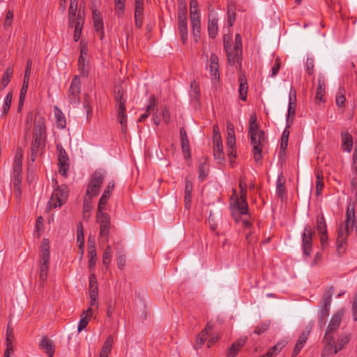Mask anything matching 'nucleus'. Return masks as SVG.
Listing matches in <instances>:
<instances>
[{"mask_svg": "<svg viewBox=\"0 0 357 357\" xmlns=\"http://www.w3.org/2000/svg\"><path fill=\"white\" fill-rule=\"evenodd\" d=\"M240 197L237 195L236 190L233 189L230 197V206L232 215L236 218L237 215H246L248 211V206L246 202L247 186L245 179L241 178L239 181Z\"/></svg>", "mask_w": 357, "mask_h": 357, "instance_id": "1", "label": "nucleus"}, {"mask_svg": "<svg viewBox=\"0 0 357 357\" xmlns=\"http://www.w3.org/2000/svg\"><path fill=\"white\" fill-rule=\"evenodd\" d=\"M355 207L354 204H349L346 212L345 223L341 225L337 232V243L342 245L347 241V236L352 231L353 228L357 236V222L355 220Z\"/></svg>", "mask_w": 357, "mask_h": 357, "instance_id": "2", "label": "nucleus"}, {"mask_svg": "<svg viewBox=\"0 0 357 357\" xmlns=\"http://www.w3.org/2000/svg\"><path fill=\"white\" fill-rule=\"evenodd\" d=\"M126 97L121 87H116L114 91L115 108L117 111V121L121 124V132L126 134L128 132V116L126 112Z\"/></svg>", "mask_w": 357, "mask_h": 357, "instance_id": "3", "label": "nucleus"}, {"mask_svg": "<svg viewBox=\"0 0 357 357\" xmlns=\"http://www.w3.org/2000/svg\"><path fill=\"white\" fill-rule=\"evenodd\" d=\"M96 222L99 225V244L100 246L108 243L111 229V218L105 211H97Z\"/></svg>", "mask_w": 357, "mask_h": 357, "instance_id": "4", "label": "nucleus"}, {"mask_svg": "<svg viewBox=\"0 0 357 357\" xmlns=\"http://www.w3.org/2000/svg\"><path fill=\"white\" fill-rule=\"evenodd\" d=\"M52 185L55 189L47 204L49 209L61 206L68 197V189L66 185H58V182L55 179H52Z\"/></svg>", "mask_w": 357, "mask_h": 357, "instance_id": "5", "label": "nucleus"}, {"mask_svg": "<svg viewBox=\"0 0 357 357\" xmlns=\"http://www.w3.org/2000/svg\"><path fill=\"white\" fill-rule=\"evenodd\" d=\"M250 137V143L253 147L254 159L256 162H259L262 158V149L266 141L265 133L263 130H248Z\"/></svg>", "mask_w": 357, "mask_h": 357, "instance_id": "6", "label": "nucleus"}, {"mask_svg": "<svg viewBox=\"0 0 357 357\" xmlns=\"http://www.w3.org/2000/svg\"><path fill=\"white\" fill-rule=\"evenodd\" d=\"M50 261V246L47 239L42 241L40 255V273L39 278L40 282L43 284L47 278L49 271Z\"/></svg>", "mask_w": 357, "mask_h": 357, "instance_id": "7", "label": "nucleus"}, {"mask_svg": "<svg viewBox=\"0 0 357 357\" xmlns=\"http://www.w3.org/2000/svg\"><path fill=\"white\" fill-rule=\"evenodd\" d=\"M105 177V172L96 170L91 176L88 184L86 196L91 199L99 194L100 186Z\"/></svg>", "mask_w": 357, "mask_h": 357, "instance_id": "8", "label": "nucleus"}, {"mask_svg": "<svg viewBox=\"0 0 357 357\" xmlns=\"http://www.w3.org/2000/svg\"><path fill=\"white\" fill-rule=\"evenodd\" d=\"M81 82L77 75L74 76L70 83L68 98L74 107H77L80 102Z\"/></svg>", "mask_w": 357, "mask_h": 357, "instance_id": "9", "label": "nucleus"}, {"mask_svg": "<svg viewBox=\"0 0 357 357\" xmlns=\"http://www.w3.org/2000/svg\"><path fill=\"white\" fill-rule=\"evenodd\" d=\"M56 151L58 152L59 173L62 176L66 177L69 169V158L68 154L61 144H56Z\"/></svg>", "mask_w": 357, "mask_h": 357, "instance_id": "10", "label": "nucleus"}, {"mask_svg": "<svg viewBox=\"0 0 357 357\" xmlns=\"http://www.w3.org/2000/svg\"><path fill=\"white\" fill-rule=\"evenodd\" d=\"M314 234V231L310 225H306L304 227V231L302 235L303 237V253L306 256H310L312 248V236Z\"/></svg>", "mask_w": 357, "mask_h": 357, "instance_id": "11", "label": "nucleus"}, {"mask_svg": "<svg viewBox=\"0 0 357 357\" xmlns=\"http://www.w3.org/2000/svg\"><path fill=\"white\" fill-rule=\"evenodd\" d=\"M344 313V310H340L333 314L325 333V339H328L331 334L334 333L338 329Z\"/></svg>", "mask_w": 357, "mask_h": 357, "instance_id": "12", "label": "nucleus"}, {"mask_svg": "<svg viewBox=\"0 0 357 357\" xmlns=\"http://www.w3.org/2000/svg\"><path fill=\"white\" fill-rule=\"evenodd\" d=\"M153 120L155 125L158 126L162 121L165 123H169L170 121L169 112L166 106L153 109Z\"/></svg>", "mask_w": 357, "mask_h": 357, "instance_id": "13", "label": "nucleus"}, {"mask_svg": "<svg viewBox=\"0 0 357 357\" xmlns=\"http://www.w3.org/2000/svg\"><path fill=\"white\" fill-rule=\"evenodd\" d=\"M33 137L46 138V126L44 117L36 115L33 125Z\"/></svg>", "mask_w": 357, "mask_h": 357, "instance_id": "14", "label": "nucleus"}, {"mask_svg": "<svg viewBox=\"0 0 357 357\" xmlns=\"http://www.w3.org/2000/svg\"><path fill=\"white\" fill-rule=\"evenodd\" d=\"M114 188V181H111L108 183L106 188L105 189L98 203L97 211H105L106 204L110 198L112 191Z\"/></svg>", "mask_w": 357, "mask_h": 357, "instance_id": "15", "label": "nucleus"}, {"mask_svg": "<svg viewBox=\"0 0 357 357\" xmlns=\"http://www.w3.org/2000/svg\"><path fill=\"white\" fill-rule=\"evenodd\" d=\"M224 47L227 52L228 62L234 65L236 63H239L241 59L242 51H237L236 48H231L229 42L225 40Z\"/></svg>", "mask_w": 357, "mask_h": 357, "instance_id": "16", "label": "nucleus"}, {"mask_svg": "<svg viewBox=\"0 0 357 357\" xmlns=\"http://www.w3.org/2000/svg\"><path fill=\"white\" fill-rule=\"evenodd\" d=\"M213 326L211 323H208L204 329L202 331L196 339V343L195 345V349H199L202 347L206 339L211 335V331H212Z\"/></svg>", "mask_w": 357, "mask_h": 357, "instance_id": "17", "label": "nucleus"}, {"mask_svg": "<svg viewBox=\"0 0 357 357\" xmlns=\"http://www.w3.org/2000/svg\"><path fill=\"white\" fill-rule=\"evenodd\" d=\"M87 50L84 47L81 49L80 55L78 59V70L83 77H87L89 74V67L86 63Z\"/></svg>", "mask_w": 357, "mask_h": 357, "instance_id": "18", "label": "nucleus"}, {"mask_svg": "<svg viewBox=\"0 0 357 357\" xmlns=\"http://www.w3.org/2000/svg\"><path fill=\"white\" fill-rule=\"evenodd\" d=\"M209 68L211 79L218 80L220 77L218 58L215 54H211Z\"/></svg>", "mask_w": 357, "mask_h": 357, "instance_id": "19", "label": "nucleus"}, {"mask_svg": "<svg viewBox=\"0 0 357 357\" xmlns=\"http://www.w3.org/2000/svg\"><path fill=\"white\" fill-rule=\"evenodd\" d=\"M46 138L42 137H33V140L31 143V160L34 161L36 155L40 150H42L45 146V142Z\"/></svg>", "mask_w": 357, "mask_h": 357, "instance_id": "20", "label": "nucleus"}, {"mask_svg": "<svg viewBox=\"0 0 357 357\" xmlns=\"http://www.w3.org/2000/svg\"><path fill=\"white\" fill-rule=\"evenodd\" d=\"M247 337H241L229 348L227 357H236L241 349L245 345Z\"/></svg>", "mask_w": 357, "mask_h": 357, "instance_id": "21", "label": "nucleus"}, {"mask_svg": "<svg viewBox=\"0 0 357 357\" xmlns=\"http://www.w3.org/2000/svg\"><path fill=\"white\" fill-rule=\"evenodd\" d=\"M208 32L209 37L212 38H214L218 34V18L214 15H210L208 17Z\"/></svg>", "mask_w": 357, "mask_h": 357, "instance_id": "22", "label": "nucleus"}, {"mask_svg": "<svg viewBox=\"0 0 357 357\" xmlns=\"http://www.w3.org/2000/svg\"><path fill=\"white\" fill-rule=\"evenodd\" d=\"M93 315V309L91 307H88L87 310L83 311L81 314V319L78 324V331L81 332L84 330L88 325L89 321L91 317Z\"/></svg>", "mask_w": 357, "mask_h": 357, "instance_id": "23", "label": "nucleus"}, {"mask_svg": "<svg viewBox=\"0 0 357 357\" xmlns=\"http://www.w3.org/2000/svg\"><path fill=\"white\" fill-rule=\"evenodd\" d=\"M325 79L323 76H319L317 80V87L316 92V100L320 102H324V98L325 94Z\"/></svg>", "mask_w": 357, "mask_h": 357, "instance_id": "24", "label": "nucleus"}, {"mask_svg": "<svg viewBox=\"0 0 357 357\" xmlns=\"http://www.w3.org/2000/svg\"><path fill=\"white\" fill-rule=\"evenodd\" d=\"M190 25L194 40L195 42H197L200 38L201 17H194L190 19Z\"/></svg>", "mask_w": 357, "mask_h": 357, "instance_id": "25", "label": "nucleus"}, {"mask_svg": "<svg viewBox=\"0 0 357 357\" xmlns=\"http://www.w3.org/2000/svg\"><path fill=\"white\" fill-rule=\"evenodd\" d=\"M238 82H239V98L241 100L245 101L247 99V92H248V83L244 75H241L238 77Z\"/></svg>", "mask_w": 357, "mask_h": 357, "instance_id": "26", "label": "nucleus"}, {"mask_svg": "<svg viewBox=\"0 0 357 357\" xmlns=\"http://www.w3.org/2000/svg\"><path fill=\"white\" fill-rule=\"evenodd\" d=\"M93 25L96 31L97 32H100V37L102 38L103 36V22L102 20L101 14L98 10H93Z\"/></svg>", "mask_w": 357, "mask_h": 357, "instance_id": "27", "label": "nucleus"}, {"mask_svg": "<svg viewBox=\"0 0 357 357\" xmlns=\"http://www.w3.org/2000/svg\"><path fill=\"white\" fill-rule=\"evenodd\" d=\"M324 340L326 341V344L322 351L321 356L326 357L331 354H334V349H335V344L334 337L331 335H329L328 339H325V337H324Z\"/></svg>", "mask_w": 357, "mask_h": 357, "instance_id": "28", "label": "nucleus"}, {"mask_svg": "<svg viewBox=\"0 0 357 357\" xmlns=\"http://www.w3.org/2000/svg\"><path fill=\"white\" fill-rule=\"evenodd\" d=\"M158 104V101L156 98V97L153 95L151 96L149 98V105L146 106V112L140 116V117L138 119V121L142 122L146 119H147L151 114V111L153 110L155 106H157Z\"/></svg>", "mask_w": 357, "mask_h": 357, "instance_id": "29", "label": "nucleus"}, {"mask_svg": "<svg viewBox=\"0 0 357 357\" xmlns=\"http://www.w3.org/2000/svg\"><path fill=\"white\" fill-rule=\"evenodd\" d=\"M178 31L183 44L188 40V20H178Z\"/></svg>", "mask_w": 357, "mask_h": 357, "instance_id": "30", "label": "nucleus"}, {"mask_svg": "<svg viewBox=\"0 0 357 357\" xmlns=\"http://www.w3.org/2000/svg\"><path fill=\"white\" fill-rule=\"evenodd\" d=\"M40 347L45 351L48 357H53L54 354V347L52 341L47 337H43Z\"/></svg>", "mask_w": 357, "mask_h": 357, "instance_id": "31", "label": "nucleus"}, {"mask_svg": "<svg viewBox=\"0 0 357 357\" xmlns=\"http://www.w3.org/2000/svg\"><path fill=\"white\" fill-rule=\"evenodd\" d=\"M192 183L186 179L185 181V195H184V202L185 208L189 209L191 206V199H192Z\"/></svg>", "mask_w": 357, "mask_h": 357, "instance_id": "32", "label": "nucleus"}, {"mask_svg": "<svg viewBox=\"0 0 357 357\" xmlns=\"http://www.w3.org/2000/svg\"><path fill=\"white\" fill-rule=\"evenodd\" d=\"M23 160V151L21 148L18 147L16 150L15 160L13 162V171L22 172Z\"/></svg>", "mask_w": 357, "mask_h": 357, "instance_id": "33", "label": "nucleus"}, {"mask_svg": "<svg viewBox=\"0 0 357 357\" xmlns=\"http://www.w3.org/2000/svg\"><path fill=\"white\" fill-rule=\"evenodd\" d=\"M181 144L183 151L186 157L190 154V146L188 140L187 133L184 128L180 129Z\"/></svg>", "mask_w": 357, "mask_h": 357, "instance_id": "34", "label": "nucleus"}, {"mask_svg": "<svg viewBox=\"0 0 357 357\" xmlns=\"http://www.w3.org/2000/svg\"><path fill=\"white\" fill-rule=\"evenodd\" d=\"M341 138L344 149L347 152H350L353 147V137L348 132H342Z\"/></svg>", "mask_w": 357, "mask_h": 357, "instance_id": "35", "label": "nucleus"}, {"mask_svg": "<svg viewBox=\"0 0 357 357\" xmlns=\"http://www.w3.org/2000/svg\"><path fill=\"white\" fill-rule=\"evenodd\" d=\"M308 337V333H303L298 337L292 352V357H296L305 344Z\"/></svg>", "mask_w": 357, "mask_h": 357, "instance_id": "36", "label": "nucleus"}, {"mask_svg": "<svg viewBox=\"0 0 357 357\" xmlns=\"http://www.w3.org/2000/svg\"><path fill=\"white\" fill-rule=\"evenodd\" d=\"M296 91L291 90L289 93V107H288V115L287 121H289V117L291 116H294L296 113Z\"/></svg>", "mask_w": 357, "mask_h": 357, "instance_id": "37", "label": "nucleus"}, {"mask_svg": "<svg viewBox=\"0 0 357 357\" xmlns=\"http://www.w3.org/2000/svg\"><path fill=\"white\" fill-rule=\"evenodd\" d=\"M350 340L349 334H342L337 340V343L335 344L334 354L340 351L345 345H347Z\"/></svg>", "mask_w": 357, "mask_h": 357, "instance_id": "38", "label": "nucleus"}, {"mask_svg": "<svg viewBox=\"0 0 357 357\" xmlns=\"http://www.w3.org/2000/svg\"><path fill=\"white\" fill-rule=\"evenodd\" d=\"M13 68L12 66H8L4 74L3 75V77L1 80L0 83V89L1 90H3L9 84L11 77H13Z\"/></svg>", "mask_w": 357, "mask_h": 357, "instance_id": "39", "label": "nucleus"}, {"mask_svg": "<svg viewBox=\"0 0 357 357\" xmlns=\"http://www.w3.org/2000/svg\"><path fill=\"white\" fill-rule=\"evenodd\" d=\"M54 113L57 127L64 128L66 125V121L63 112L57 107H54Z\"/></svg>", "mask_w": 357, "mask_h": 357, "instance_id": "40", "label": "nucleus"}, {"mask_svg": "<svg viewBox=\"0 0 357 357\" xmlns=\"http://www.w3.org/2000/svg\"><path fill=\"white\" fill-rule=\"evenodd\" d=\"M346 91L344 87H340L335 96V102L338 107H344Z\"/></svg>", "mask_w": 357, "mask_h": 357, "instance_id": "41", "label": "nucleus"}, {"mask_svg": "<svg viewBox=\"0 0 357 357\" xmlns=\"http://www.w3.org/2000/svg\"><path fill=\"white\" fill-rule=\"evenodd\" d=\"M13 98V92L10 91L4 99L2 107V115L6 116L9 112Z\"/></svg>", "mask_w": 357, "mask_h": 357, "instance_id": "42", "label": "nucleus"}, {"mask_svg": "<svg viewBox=\"0 0 357 357\" xmlns=\"http://www.w3.org/2000/svg\"><path fill=\"white\" fill-rule=\"evenodd\" d=\"M316 228L319 234L326 233V223L323 214L317 217Z\"/></svg>", "mask_w": 357, "mask_h": 357, "instance_id": "43", "label": "nucleus"}, {"mask_svg": "<svg viewBox=\"0 0 357 357\" xmlns=\"http://www.w3.org/2000/svg\"><path fill=\"white\" fill-rule=\"evenodd\" d=\"M112 259V250L110 245H107L105 249L103 255H102V262L104 265L108 266L110 264Z\"/></svg>", "mask_w": 357, "mask_h": 357, "instance_id": "44", "label": "nucleus"}, {"mask_svg": "<svg viewBox=\"0 0 357 357\" xmlns=\"http://www.w3.org/2000/svg\"><path fill=\"white\" fill-rule=\"evenodd\" d=\"M213 155L215 159L220 160L224 159L222 143L213 144Z\"/></svg>", "mask_w": 357, "mask_h": 357, "instance_id": "45", "label": "nucleus"}, {"mask_svg": "<svg viewBox=\"0 0 357 357\" xmlns=\"http://www.w3.org/2000/svg\"><path fill=\"white\" fill-rule=\"evenodd\" d=\"M77 243H79V247L83 250L84 245V229L82 227V224L80 222L77 227Z\"/></svg>", "mask_w": 357, "mask_h": 357, "instance_id": "46", "label": "nucleus"}, {"mask_svg": "<svg viewBox=\"0 0 357 357\" xmlns=\"http://www.w3.org/2000/svg\"><path fill=\"white\" fill-rule=\"evenodd\" d=\"M13 339V331L8 327L6 331V350L8 352H13V347L12 344V341Z\"/></svg>", "mask_w": 357, "mask_h": 357, "instance_id": "47", "label": "nucleus"}, {"mask_svg": "<svg viewBox=\"0 0 357 357\" xmlns=\"http://www.w3.org/2000/svg\"><path fill=\"white\" fill-rule=\"evenodd\" d=\"M112 337L111 336L108 337L101 349L100 354L108 356L112 349Z\"/></svg>", "mask_w": 357, "mask_h": 357, "instance_id": "48", "label": "nucleus"}, {"mask_svg": "<svg viewBox=\"0 0 357 357\" xmlns=\"http://www.w3.org/2000/svg\"><path fill=\"white\" fill-rule=\"evenodd\" d=\"M245 240L248 243V244L251 245L254 244L257 241V236L256 234V232L252 229L248 231H245Z\"/></svg>", "mask_w": 357, "mask_h": 357, "instance_id": "49", "label": "nucleus"}, {"mask_svg": "<svg viewBox=\"0 0 357 357\" xmlns=\"http://www.w3.org/2000/svg\"><path fill=\"white\" fill-rule=\"evenodd\" d=\"M330 310L321 308L318 314L319 324L322 327L325 324V319L328 317Z\"/></svg>", "mask_w": 357, "mask_h": 357, "instance_id": "50", "label": "nucleus"}, {"mask_svg": "<svg viewBox=\"0 0 357 357\" xmlns=\"http://www.w3.org/2000/svg\"><path fill=\"white\" fill-rule=\"evenodd\" d=\"M276 192L280 197H282L283 196H284L285 192H286L285 186H284V181L282 180L280 177H279L277 180Z\"/></svg>", "mask_w": 357, "mask_h": 357, "instance_id": "51", "label": "nucleus"}, {"mask_svg": "<svg viewBox=\"0 0 357 357\" xmlns=\"http://www.w3.org/2000/svg\"><path fill=\"white\" fill-rule=\"evenodd\" d=\"M90 281V290L89 295H93V291L96 292V296H98V284L96 275L91 274L89 278Z\"/></svg>", "mask_w": 357, "mask_h": 357, "instance_id": "52", "label": "nucleus"}, {"mask_svg": "<svg viewBox=\"0 0 357 357\" xmlns=\"http://www.w3.org/2000/svg\"><path fill=\"white\" fill-rule=\"evenodd\" d=\"M125 2L126 0H114L116 13L119 16L123 15L124 12Z\"/></svg>", "mask_w": 357, "mask_h": 357, "instance_id": "53", "label": "nucleus"}, {"mask_svg": "<svg viewBox=\"0 0 357 357\" xmlns=\"http://www.w3.org/2000/svg\"><path fill=\"white\" fill-rule=\"evenodd\" d=\"M213 144H220L222 143V138L219 130V127L218 125L215 124L213 126Z\"/></svg>", "mask_w": 357, "mask_h": 357, "instance_id": "54", "label": "nucleus"}, {"mask_svg": "<svg viewBox=\"0 0 357 357\" xmlns=\"http://www.w3.org/2000/svg\"><path fill=\"white\" fill-rule=\"evenodd\" d=\"M208 175V165L206 163H201L199 166V178L204 181Z\"/></svg>", "mask_w": 357, "mask_h": 357, "instance_id": "55", "label": "nucleus"}, {"mask_svg": "<svg viewBox=\"0 0 357 357\" xmlns=\"http://www.w3.org/2000/svg\"><path fill=\"white\" fill-rule=\"evenodd\" d=\"M84 24V17L81 10H79L77 15V20L74 25L75 30L81 31L82 30V26Z\"/></svg>", "mask_w": 357, "mask_h": 357, "instance_id": "56", "label": "nucleus"}, {"mask_svg": "<svg viewBox=\"0 0 357 357\" xmlns=\"http://www.w3.org/2000/svg\"><path fill=\"white\" fill-rule=\"evenodd\" d=\"M144 11V0H135V17L142 16Z\"/></svg>", "mask_w": 357, "mask_h": 357, "instance_id": "57", "label": "nucleus"}, {"mask_svg": "<svg viewBox=\"0 0 357 357\" xmlns=\"http://www.w3.org/2000/svg\"><path fill=\"white\" fill-rule=\"evenodd\" d=\"M269 326H270L269 321L262 322L255 328V329L254 331V333H255L257 335H260V334L263 333L264 332L268 330Z\"/></svg>", "mask_w": 357, "mask_h": 357, "instance_id": "58", "label": "nucleus"}, {"mask_svg": "<svg viewBox=\"0 0 357 357\" xmlns=\"http://www.w3.org/2000/svg\"><path fill=\"white\" fill-rule=\"evenodd\" d=\"M331 294H325L322 298L321 308H326L330 310L332 298Z\"/></svg>", "mask_w": 357, "mask_h": 357, "instance_id": "59", "label": "nucleus"}, {"mask_svg": "<svg viewBox=\"0 0 357 357\" xmlns=\"http://www.w3.org/2000/svg\"><path fill=\"white\" fill-rule=\"evenodd\" d=\"M187 20V8L185 5H179L178 9V20Z\"/></svg>", "mask_w": 357, "mask_h": 357, "instance_id": "60", "label": "nucleus"}, {"mask_svg": "<svg viewBox=\"0 0 357 357\" xmlns=\"http://www.w3.org/2000/svg\"><path fill=\"white\" fill-rule=\"evenodd\" d=\"M228 24L232 26L236 17L235 10L233 7H229L227 10Z\"/></svg>", "mask_w": 357, "mask_h": 357, "instance_id": "61", "label": "nucleus"}, {"mask_svg": "<svg viewBox=\"0 0 357 357\" xmlns=\"http://www.w3.org/2000/svg\"><path fill=\"white\" fill-rule=\"evenodd\" d=\"M259 126L257 122V116L255 114H252L249 120V130H258Z\"/></svg>", "mask_w": 357, "mask_h": 357, "instance_id": "62", "label": "nucleus"}, {"mask_svg": "<svg viewBox=\"0 0 357 357\" xmlns=\"http://www.w3.org/2000/svg\"><path fill=\"white\" fill-rule=\"evenodd\" d=\"M324 187L323 183V177L321 176L319 174L317 175V181H316V193L317 195H319L321 192V190Z\"/></svg>", "mask_w": 357, "mask_h": 357, "instance_id": "63", "label": "nucleus"}, {"mask_svg": "<svg viewBox=\"0 0 357 357\" xmlns=\"http://www.w3.org/2000/svg\"><path fill=\"white\" fill-rule=\"evenodd\" d=\"M22 172H14L13 173V187L15 186H20L21 182H22V176H21Z\"/></svg>", "mask_w": 357, "mask_h": 357, "instance_id": "64", "label": "nucleus"}]
</instances>
